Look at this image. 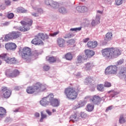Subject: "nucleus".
Returning a JSON list of instances; mask_svg holds the SVG:
<instances>
[{"label":"nucleus","mask_w":126,"mask_h":126,"mask_svg":"<svg viewBox=\"0 0 126 126\" xmlns=\"http://www.w3.org/2000/svg\"><path fill=\"white\" fill-rule=\"evenodd\" d=\"M103 57L106 60H112V59H116L119 56L122 55V51L118 48H108L101 50Z\"/></svg>","instance_id":"obj_1"},{"label":"nucleus","mask_w":126,"mask_h":126,"mask_svg":"<svg viewBox=\"0 0 126 126\" xmlns=\"http://www.w3.org/2000/svg\"><path fill=\"white\" fill-rule=\"evenodd\" d=\"M49 39V36L47 34L40 32L35 36V38L32 41V43L33 45H43L42 40H47Z\"/></svg>","instance_id":"obj_2"},{"label":"nucleus","mask_w":126,"mask_h":126,"mask_svg":"<svg viewBox=\"0 0 126 126\" xmlns=\"http://www.w3.org/2000/svg\"><path fill=\"white\" fill-rule=\"evenodd\" d=\"M21 23L23 25V27H20L18 29L20 31L25 32L30 30V27H31L32 23H33V21L31 19L25 18V21H22Z\"/></svg>","instance_id":"obj_3"},{"label":"nucleus","mask_w":126,"mask_h":126,"mask_svg":"<svg viewBox=\"0 0 126 126\" xmlns=\"http://www.w3.org/2000/svg\"><path fill=\"white\" fill-rule=\"evenodd\" d=\"M64 93L69 100H75L77 98V92L73 88H67L65 89Z\"/></svg>","instance_id":"obj_4"},{"label":"nucleus","mask_w":126,"mask_h":126,"mask_svg":"<svg viewBox=\"0 0 126 126\" xmlns=\"http://www.w3.org/2000/svg\"><path fill=\"white\" fill-rule=\"evenodd\" d=\"M20 35H21L20 32H9L4 37H1L0 40H2V41H4L5 42H7V41L11 39H17V38H18Z\"/></svg>","instance_id":"obj_5"},{"label":"nucleus","mask_w":126,"mask_h":126,"mask_svg":"<svg viewBox=\"0 0 126 126\" xmlns=\"http://www.w3.org/2000/svg\"><path fill=\"white\" fill-rule=\"evenodd\" d=\"M20 54L23 60H26L28 61L31 57L32 53H31V50L28 47H25L20 50Z\"/></svg>","instance_id":"obj_6"},{"label":"nucleus","mask_w":126,"mask_h":126,"mask_svg":"<svg viewBox=\"0 0 126 126\" xmlns=\"http://www.w3.org/2000/svg\"><path fill=\"white\" fill-rule=\"evenodd\" d=\"M33 86L36 93L44 92V91H46V90H47V88H48V86H47V85L42 84L40 82H37Z\"/></svg>","instance_id":"obj_7"},{"label":"nucleus","mask_w":126,"mask_h":126,"mask_svg":"<svg viewBox=\"0 0 126 126\" xmlns=\"http://www.w3.org/2000/svg\"><path fill=\"white\" fill-rule=\"evenodd\" d=\"M118 71V67L116 65H110L106 68L105 70V74L106 75H110V74H117Z\"/></svg>","instance_id":"obj_8"},{"label":"nucleus","mask_w":126,"mask_h":126,"mask_svg":"<svg viewBox=\"0 0 126 126\" xmlns=\"http://www.w3.org/2000/svg\"><path fill=\"white\" fill-rule=\"evenodd\" d=\"M44 3L49 7H51L53 9H59V2L53 0H45Z\"/></svg>","instance_id":"obj_9"},{"label":"nucleus","mask_w":126,"mask_h":126,"mask_svg":"<svg viewBox=\"0 0 126 126\" xmlns=\"http://www.w3.org/2000/svg\"><path fill=\"white\" fill-rule=\"evenodd\" d=\"M6 54H3L0 55V59H2L7 63L14 64L16 63V59L15 58H11L7 57Z\"/></svg>","instance_id":"obj_10"},{"label":"nucleus","mask_w":126,"mask_h":126,"mask_svg":"<svg viewBox=\"0 0 126 126\" xmlns=\"http://www.w3.org/2000/svg\"><path fill=\"white\" fill-rule=\"evenodd\" d=\"M50 105L52 107H59L60 104H61V101L60 99H56L54 98V94H50Z\"/></svg>","instance_id":"obj_11"},{"label":"nucleus","mask_w":126,"mask_h":126,"mask_svg":"<svg viewBox=\"0 0 126 126\" xmlns=\"http://www.w3.org/2000/svg\"><path fill=\"white\" fill-rule=\"evenodd\" d=\"M2 96L3 98L7 99L10 97L11 95V91L7 89L6 87H3L1 89Z\"/></svg>","instance_id":"obj_12"},{"label":"nucleus","mask_w":126,"mask_h":126,"mask_svg":"<svg viewBox=\"0 0 126 126\" xmlns=\"http://www.w3.org/2000/svg\"><path fill=\"white\" fill-rule=\"evenodd\" d=\"M117 76L120 79H124L126 80V67H123L121 68L119 70L118 73L117 74Z\"/></svg>","instance_id":"obj_13"},{"label":"nucleus","mask_w":126,"mask_h":126,"mask_svg":"<svg viewBox=\"0 0 126 126\" xmlns=\"http://www.w3.org/2000/svg\"><path fill=\"white\" fill-rule=\"evenodd\" d=\"M5 75L7 77H16L19 75V71L17 70H15L13 72L10 70H7L5 72Z\"/></svg>","instance_id":"obj_14"},{"label":"nucleus","mask_w":126,"mask_h":126,"mask_svg":"<svg viewBox=\"0 0 126 126\" xmlns=\"http://www.w3.org/2000/svg\"><path fill=\"white\" fill-rule=\"evenodd\" d=\"M50 94L46 97H43L40 101V104L43 107H47L50 105Z\"/></svg>","instance_id":"obj_15"},{"label":"nucleus","mask_w":126,"mask_h":126,"mask_svg":"<svg viewBox=\"0 0 126 126\" xmlns=\"http://www.w3.org/2000/svg\"><path fill=\"white\" fill-rule=\"evenodd\" d=\"M90 101H92L93 104L95 105H99L102 101V98H101L99 96L94 95L92 98L90 99Z\"/></svg>","instance_id":"obj_16"},{"label":"nucleus","mask_w":126,"mask_h":126,"mask_svg":"<svg viewBox=\"0 0 126 126\" xmlns=\"http://www.w3.org/2000/svg\"><path fill=\"white\" fill-rule=\"evenodd\" d=\"M113 39V33L111 32H108L106 34L105 37L104 38V41L102 42V45H105L107 44V42L111 41Z\"/></svg>","instance_id":"obj_17"},{"label":"nucleus","mask_w":126,"mask_h":126,"mask_svg":"<svg viewBox=\"0 0 126 126\" xmlns=\"http://www.w3.org/2000/svg\"><path fill=\"white\" fill-rule=\"evenodd\" d=\"M16 44L14 43H9L5 45V48L6 50H10L11 51H14L16 49Z\"/></svg>","instance_id":"obj_18"},{"label":"nucleus","mask_w":126,"mask_h":126,"mask_svg":"<svg viewBox=\"0 0 126 126\" xmlns=\"http://www.w3.org/2000/svg\"><path fill=\"white\" fill-rule=\"evenodd\" d=\"M57 44L60 48L65 47V40L63 38L59 37L57 39Z\"/></svg>","instance_id":"obj_19"},{"label":"nucleus","mask_w":126,"mask_h":126,"mask_svg":"<svg viewBox=\"0 0 126 126\" xmlns=\"http://www.w3.org/2000/svg\"><path fill=\"white\" fill-rule=\"evenodd\" d=\"M78 121H79V115L77 113L72 115L70 117V122L75 123L76 122H78Z\"/></svg>","instance_id":"obj_20"},{"label":"nucleus","mask_w":126,"mask_h":126,"mask_svg":"<svg viewBox=\"0 0 126 126\" xmlns=\"http://www.w3.org/2000/svg\"><path fill=\"white\" fill-rule=\"evenodd\" d=\"M99 24H100V16L97 14L95 17V19L93 20L91 24L92 26L94 27Z\"/></svg>","instance_id":"obj_21"},{"label":"nucleus","mask_w":126,"mask_h":126,"mask_svg":"<svg viewBox=\"0 0 126 126\" xmlns=\"http://www.w3.org/2000/svg\"><path fill=\"white\" fill-rule=\"evenodd\" d=\"M26 91L28 94H34V93H37L34 88V86L28 87Z\"/></svg>","instance_id":"obj_22"},{"label":"nucleus","mask_w":126,"mask_h":126,"mask_svg":"<svg viewBox=\"0 0 126 126\" xmlns=\"http://www.w3.org/2000/svg\"><path fill=\"white\" fill-rule=\"evenodd\" d=\"M84 67L86 70H91V69L94 67V64L93 63H87L85 64V66Z\"/></svg>","instance_id":"obj_23"},{"label":"nucleus","mask_w":126,"mask_h":126,"mask_svg":"<svg viewBox=\"0 0 126 126\" xmlns=\"http://www.w3.org/2000/svg\"><path fill=\"white\" fill-rule=\"evenodd\" d=\"M85 55L87 56V58H91L95 55V52L94 51L88 49L85 51Z\"/></svg>","instance_id":"obj_24"},{"label":"nucleus","mask_w":126,"mask_h":126,"mask_svg":"<svg viewBox=\"0 0 126 126\" xmlns=\"http://www.w3.org/2000/svg\"><path fill=\"white\" fill-rule=\"evenodd\" d=\"M76 10L78 11V12H85V11H87V7L84 6H79L76 7Z\"/></svg>","instance_id":"obj_25"},{"label":"nucleus","mask_w":126,"mask_h":126,"mask_svg":"<svg viewBox=\"0 0 126 126\" xmlns=\"http://www.w3.org/2000/svg\"><path fill=\"white\" fill-rule=\"evenodd\" d=\"M84 57H85V55L78 56L77 57V62H76V63H82L85 61L86 58H85Z\"/></svg>","instance_id":"obj_26"},{"label":"nucleus","mask_w":126,"mask_h":126,"mask_svg":"<svg viewBox=\"0 0 126 126\" xmlns=\"http://www.w3.org/2000/svg\"><path fill=\"white\" fill-rule=\"evenodd\" d=\"M97 45H98L97 41H94V42L92 41H89L87 43V46L89 48H96V47H97Z\"/></svg>","instance_id":"obj_27"},{"label":"nucleus","mask_w":126,"mask_h":126,"mask_svg":"<svg viewBox=\"0 0 126 126\" xmlns=\"http://www.w3.org/2000/svg\"><path fill=\"white\" fill-rule=\"evenodd\" d=\"M6 115V110L3 107H0V118H3Z\"/></svg>","instance_id":"obj_28"},{"label":"nucleus","mask_w":126,"mask_h":126,"mask_svg":"<svg viewBox=\"0 0 126 126\" xmlns=\"http://www.w3.org/2000/svg\"><path fill=\"white\" fill-rule=\"evenodd\" d=\"M32 8L34 11H37V13H38L39 15L42 14L43 12V9L42 8H39L37 6H32Z\"/></svg>","instance_id":"obj_29"},{"label":"nucleus","mask_w":126,"mask_h":126,"mask_svg":"<svg viewBox=\"0 0 126 126\" xmlns=\"http://www.w3.org/2000/svg\"><path fill=\"white\" fill-rule=\"evenodd\" d=\"M119 94H120V92L117 91V90H114L110 92V97H111V98H114V97H115V96H117V95Z\"/></svg>","instance_id":"obj_30"},{"label":"nucleus","mask_w":126,"mask_h":126,"mask_svg":"<svg viewBox=\"0 0 126 126\" xmlns=\"http://www.w3.org/2000/svg\"><path fill=\"white\" fill-rule=\"evenodd\" d=\"M59 11L60 13H62V14H65L68 12L66 8L63 6L59 8Z\"/></svg>","instance_id":"obj_31"},{"label":"nucleus","mask_w":126,"mask_h":126,"mask_svg":"<svg viewBox=\"0 0 126 126\" xmlns=\"http://www.w3.org/2000/svg\"><path fill=\"white\" fill-rule=\"evenodd\" d=\"M87 103V100H80L78 102V105H79V107H80V108H81L82 107H84V106H85Z\"/></svg>","instance_id":"obj_32"},{"label":"nucleus","mask_w":126,"mask_h":126,"mask_svg":"<svg viewBox=\"0 0 126 126\" xmlns=\"http://www.w3.org/2000/svg\"><path fill=\"white\" fill-rule=\"evenodd\" d=\"M46 60L47 62H48V63H56V58H55V57H47Z\"/></svg>","instance_id":"obj_33"},{"label":"nucleus","mask_w":126,"mask_h":126,"mask_svg":"<svg viewBox=\"0 0 126 126\" xmlns=\"http://www.w3.org/2000/svg\"><path fill=\"white\" fill-rule=\"evenodd\" d=\"M86 110L88 112H92V111L94 110V105L90 104H88Z\"/></svg>","instance_id":"obj_34"},{"label":"nucleus","mask_w":126,"mask_h":126,"mask_svg":"<svg viewBox=\"0 0 126 126\" xmlns=\"http://www.w3.org/2000/svg\"><path fill=\"white\" fill-rule=\"evenodd\" d=\"M72 54L70 53H68L65 55V59L67 61H71L72 60Z\"/></svg>","instance_id":"obj_35"},{"label":"nucleus","mask_w":126,"mask_h":126,"mask_svg":"<svg viewBox=\"0 0 126 126\" xmlns=\"http://www.w3.org/2000/svg\"><path fill=\"white\" fill-rule=\"evenodd\" d=\"M119 122L121 124H125V123H126V119H125V118L124 117V115L122 114L120 115Z\"/></svg>","instance_id":"obj_36"},{"label":"nucleus","mask_w":126,"mask_h":126,"mask_svg":"<svg viewBox=\"0 0 126 126\" xmlns=\"http://www.w3.org/2000/svg\"><path fill=\"white\" fill-rule=\"evenodd\" d=\"M17 12L20 13H25V12H27V10L23 7H20L17 8Z\"/></svg>","instance_id":"obj_37"},{"label":"nucleus","mask_w":126,"mask_h":126,"mask_svg":"<svg viewBox=\"0 0 126 126\" xmlns=\"http://www.w3.org/2000/svg\"><path fill=\"white\" fill-rule=\"evenodd\" d=\"M40 116H41V118H40V122L41 123H42V122H43V120L44 119H46V118H47V115L44 114V113H43V111H41V112H40Z\"/></svg>","instance_id":"obj_38"},{"label":"nucleus","mask_w":126,"mask_h":126,"mask_svg":"<svg viewBox=\"0 0 126 126\" xmlns=\"http://www.w3.org/2000/svg\"><path fill=\"white\" fill-rule=\"evenodd\" d=\"M91 82H92V78H91V77H87L84 81V83L86 84L91 83Z\"/></svg>","instance_id":"obj_39"},{"label":"nucleus","mask_w":126,"mask_h":126,"mask_svg":"<svg viewBox=\"0 0 126 126\" xmlns=\"http://www.w3.org/2000/svg\"><path fill=\"white\" fill-rule=\"evenodd\" d=\"M74 35L73 34H72L71 33H66L64 36L63 38L64 39H68L69 38H71V37H73Z\"/></svg>","instance_id":"obj_40"},{"label":"nucleus","mask_w":126,"mask_h":126,"mask_svg":"<svg viewBox=\"0 0 126 126\" xmlns=\"http://www.w3.org/2000/svg\"><path fill=\"white\" fill-rule=\"evenodd\" d=\"M97 89L98 91H104V87L102 84L98 85L97 86Z\"/></svg>","instance_id":"obj_41"},{"label":"nucleus","mask_w":126,"mask_h":126,"mask_svg":"<svg viewBox=\"0 0 126 126\" xmlns=\"http://www.w3.org/2000/svg\"><path fill=\"white\" fill-rule=\"evenodd\" d=\"M74 43H75V40H74L73 39H70L67 41V45H69L70 46L73 45Z\"/></svg>","instance_id":"obj_42"},{"label":"nucleus","mask_w":126,"mask_h":126,"mask_svg":"<svg viewBox=\"0 0 126 126\" xmlns=\"http://www.w3.org/2000/svg\"><path fill=\"white\" fill-rule=\"evenodd\" d=\"M124 0H115V4L116 5H121L123 3Z\"/></svg>","instance_id":"obj_43"},{"label":"nucleus","mask_w":126,"mask_h":126,"mask_svg":"<svg viewBox=\"0 0 126 126\" xmlns=\"http://www.w3.org/2000/svg\"><path fill=\"white\" fill-rule=\"evenodd\" d=\"M14 17V14L12 13H9L7 14V18L8 19H12Z\"/></svg>","instance_id":"obj_44"},{"label":"nucleus","mask_w":126,"mask_h":126,"mask_svg":"<svg viewBox=\"0 0 126 126\" xmlns=\"http://www.w3.org/2000/svg\"><path fill=\"white\" fill-rule=\"evenodd\" d=\"M31 14L32 16H34V17H38V16L40 15L37 11L36 12H32Z\"/></svg>","instance_id":"obj_45"},{"label":"nucleus","mask_w":126,"mask_h":126,"mask_svg":"<svg viewBox=\"0 0 126 126\" xmlns=\"http://www.w3.org/2000/svg\"><path fill=\"white\" fill-rule=\"evenodd\" d=\"M81 30V27L72 28L70 29L71 31H80Z\"/></svg>","instance_id":"obj_46"},{"label":"nucleus","mask_w":126,"mask_h":126,"mask_svg":"<svg viewBox=\"0 0 126 126\" xmlns=\"http://www.w3.org/2000/svg\"><path fill=\"white\" fill-rule=\"evenodd\" d=\"M59 33L60 32L58 31L52 33H51L50 36H51V37H56V36H57V35H58V34H59Z\"/></svg>","instance_id":"obj_47"},{"label":"nucleus","mask_w":126,"mask_h":126,"mask_svg":"<svg viewBox=\"0 0 126 126\" xmlns=\"http://www.w3.org/2000/svg\"><path fill=\"white\" fill-rule=\"evenodd\" d=\"M43 69L44 70H45V71H48L50 69V66L48 65H45L43 66Z\"/></svg>","instance_id":"obj_48"},{"label":"nucleus","mask_w":126,"mask_h":126,"mask_svg":"<svg viewBox=\"0 0 126 126\" xmlns=\"http://www.w3.org/2000/svg\"><path fill=\"white\" fill-rule=\"evenodd\" d=\"M105 87H111L112 86V85L111 84V83L106 82L104 84Z\"/></svg>","instance_id":"obj_49"},{"label":"nucleus","mask_w":126,"mask_h":126,"mask_svg":"<svg viewBox=\"0 0 126 126\" xmlns=\"http://www.w3.org/2000/svg\"><path fill=\"white\" fill-rule=\"evenodd\" d=\"M124 62H125V61L124 60V59H121L120 60L118 61L117 62V64L118 65H120V64H122L124 63Z\"/></svg>","instance_id":"obj_50"},{"label":"nucleus","mask_w":126,"mask_h":126,"mask_svg":"<svg viewBox=\"0 0 126 126\" xmlns=\"http://www.w3.org/2000/svg\"><path fill=\"white\" fill-rule=\"evenodd\" d=\"M81 117L83 119H85V118H86V117H87V114H86V113H85L84 112H82L81 113Z\"/></svg>","instance_id":"obj_51"},{"label":"nucleus","mask_w":126,"mask_h":126,"mask_svg":"<svg viewBox=\"0 0 126 126\" xmlns=\"http://www.w3.org/2000/svg\"><path fill=\"white\" fill-rule=\"evenodd\" d=\"M80 108L78 104H77L76 105H74L72 108V110H77V109H79Z\"/></svg>","instance_id":"obj_52"},{"label":"nucleus","mask_w":126,"mask_h":126,"mask_svg":"<svg viewBox=\"0 0 126 126\" xmlns=\"http://www.w3.org/2000/svg\"><path fill=\"white\" fill-rule=\"evenodd\" d=\"M103 14V11H100V10H97V14L96 15H98L99 16V18L101 16V14Z\"/></svg>","instance_id":"obj_53"},{"label":"nucleus","mask_w":126,"mask_h":126,"mask_svg":"<svg viewBox=\"0 0 126 126\" xmlns=\"http://www.w3.org/2000/svg\"><path fill=\"white\" fill-rule=\"evenodd\" d=\"M10 3H11V2L9 0H6L5 1V4L6 5H10Z\"/></svg>","instance_id":"obj_54"},{"label":"nucleus","mask_w":126,"mask_h":126,"mask_svg":"<svg viewBox=\"0 0 126 126\" xmlns=\"http://www.w3.org/2000/svg\"><path fill=\"white\" fill-rule=\"evenodd\" d=\"M11 122H12V119L11 118H6L5 120V123H10Z\"/></svg>","instance_id":"obj_55"},{"label":"nucleus","mask_w":126,"mask_h":126,"mask_svg":"<svg viewBox=\"0 0 126 126\" xmlns=\"http://www.w3.org/2000/svg\"><path fill=\"white\" fill-rule=\"evenodd\" d=\"M113 105H111L110 106H109L106 110V112H108L109 111H111L112 109H113Z\"/></svg>","instance_id":"obj_56"},{"label":"nucleus","mask_w":126,"mask_h":126,"mask_svg":"<svg viewBox=\"0 0 126 126\" xmlns=\"http://www.w3.org/2000/svg\"><path fill=\"white\" fill-rule=\"evenodd\" d=\"M46 112L47 114H48V115H49V116H52V112H51L50 111V110L47 109L46 110Z\"/></svg>","instance_id":"obj_57"},{"label":"nucleus","mask_w":126,"mask_h":126,"mask_svg":"<svg viewBox=\"0 0 126 126\" xmlns=\"http://www.w3.org/2000/svg\"><path fill=\"white\" fill-rule=\"evenodd\" d=\"M10 22H5V23H3V25L4 26H7L8 25H9Z\"/></svg>","instance_id":"obj_58"},{"label":"nucleus","mask_w":126,"mask_h":126,"mask_svg":"<svg viewBox=\"0 0 126 126\" xmlns=\"http://www.w3.org/2000/svg\"><path fill=\"white\" fill-rule=\"evenodd\" d=\"M89 24H90V21H89V20H86L85 25L87 26V25H89Z\"/></svg>","instance_id":"obj_59"},{"label":"nucleus","mask_w":126,"mask_h":126,"mask_svg":"<svg viewBox=\"0 0 126 126\" xmlns=\"http://www.w3.org/2000/svg\"><path fill=\"white\" fill-rule=\"evenodd\" d=\"M34 116L36 117V118H39V117H40V114L36 112L34 114Z\"/></svg>","instance_id":"obj_60"},{"label":"nucleus","mask_w":126,"mask_h":126,"mask_svg":"<svg viewBox=\"0 0 126 126\" xmlns=\"http://www.w3.org/2000/svg\"><path fill=\"white\" fill-rule=\"evenodd\" d=\"M88 41H89V38H87L83 40L84 43H87V42H88Z\"/></svg>","instance_id":"obj_61"},{"label":"nucleus","mask_w":126,"mask_h":126,"mask_svg":"<svg viewBox=\"0 0 126 126\" xmlns=\"http://www.w3.org/2000/svg\"><path fill=\"white\" fill-rule=\"evenodd\" d=\"M55 62L57 63H60L61 62V60L60 58H55Z\"/></svg>","instance_id":"obj_62"},{"label":"nucleus","mask_w":126,"mask_h":126,"mask_svg":"<svg viewBox=\"0 0 126 126\" xmlns=\"http://www.w3.org/2000/svg\"><path fill=\"white\" fill-rule=\"evenodd\" d=\"M20 89V87L19 86H16L15 87V90H19Z\"/></svg>","instance_id":"obj_63"},{"label":"nucleus","mask_w":126,"mask_h":126,"mask_svg":"<svg viewBox=\"0 0 126 126\" xmlns=\"http://www.w3.org/2000/svg\"><path fill=\"white\" fill-rule=\"evenodd\" d=\"M76 76L78 78L80 77V73H78V74L76 75Z\"/></svg>","instance_id":"obj_64"}]
</instances>
